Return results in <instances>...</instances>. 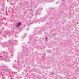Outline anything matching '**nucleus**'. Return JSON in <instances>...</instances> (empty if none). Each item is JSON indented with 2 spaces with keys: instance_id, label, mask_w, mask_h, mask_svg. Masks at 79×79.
Returning a JSON list of instances; mask_svg holds the SVG:
<instances>
[{
  "instance_id": "8",
  "label": "nucleus",
  "mask_w": 79,
  "mask_h": 79,
  "mask_svg": "<svg viewBox=\"0 0 79 79\" xmlns=\"http://www.w3.org/2000/svg\"><path fill=\"white\" fill-rule=\"evenodd\" d=\"M37 15H40V11H39L38 12L36 13Z\"/></svg>"
},
{
  "instance_id": "15",
  "label": "nucleus",
  "mask_w": 79,
  "mask_h": 79,
  "mask_svg": "<svg viewBox=\"0 0 79 79\" xmlns=\"http://www.w3.org/2000/svg\"><path fill=\"white\" fill-rule=\"evenodd\" d=\"M15 43H16V42H15V41H14Z\"/></svg>"
},
{
  "instance_id": "18",
  "label": "nucleus",
  "mask_w": 79,
  "mask_h": 79,
  "mask_svg": "<svg viewBox=\"0 0 79 79\" xmlns=\"http://www.w3.org/2000/svg\"><path fill=\"white\" fill-rule=\"evenodd\" d=\"M71 2H72V0H71Z\"/></svg>"
},
{
  "instance_id": "13",
  "label": "nucleus",
  "mask_w": 79,
  "mask_h": 79,
  "mask_svg": "<svg viewBox=\"0 0 79 79\" xmlns=\"http://www.w3.org/2000/svg\"><path fill=\"white\" fill-rule=\"evenodd\" d=\"M37 11H38V10H36Z\"/></svg>"
},
{
  "instance_id": "9",
  "label": "nucleus",
  "mask_w": 79,
  "mask_h": 79,
  "mask_svg": "<svg viewBox=\"0 0 79 79\" xmlns=\"http://www.w3.org/2000/svg\"><path fill=\"white\" fill-rule=\"evenodd\" d=\"M56 4L59 3V2H56Z\"/></svg>"
},
{
  "instance_id": "3",
  "label": "nucleus",
  "mask_w": 79,
  "mask_h": 79,
  "mask_svg": "<svg viewBox=\"0 0 79 79\" xmlns=\"http://www.w3.org/2000/svg\"><path fill=\"white\" fill-rule=\"evenodd\" d=\"M2 69L5 72L7 73H9V74H11V72L9 71H6L4 69L5 68V66H2Z\"/></svg>"
},
{
  "instance_id": "2",
  "label": "nucleus",
  "mask_w": 79,
  "mask_h": 79,
  "mask_svg": "<svg viewBox=\"0 0 79 79\" xmlns=\"http://www.w3.org/2000/svg\"><path fill=\"white\" fill-rule=\"evenodd\" d=\"M7 53L6 52H3L2 54V57H3L4 58V59L5 60V61H10V60H9V56H8L6 55Z\"/></svg>"
},
{
  "instance_id": "4",
  "label": "nucleus",
  "mask_w": 79,
  "mask_h": 79,
  "mask_svg": "<svg viewBox=\"0 0 79 79\" xmlns=\"http://www.w3.org/2000/svg\"><path fill=\"white\" fill-rule=\"evenodd\" d=\"M11 33L10 31H8L6 32V34L4 35L5 36H6L7 35V37H10L11 35Z\"/></svg>"
},
{
  "instance_id": "10",
  "label": "nucleus",
  "mask_w": 79,
  "mask_h": 79,
  "mask_svg": "<svg viewBox=\"0 0 79 79\" xmlns=\"http://www.w3.org/2000/svg\"><path fill=\"white\" fill-rule=\"evenodd\" d=\"M38 21V20L37 19H35V21Z\"/></svg>"
},
{
  "instance_id": "12",
  "label": "nucleus",
  "mask_w": 79,
  "mask_h": 79,
  "mask_svg": "<svg viewBox=\"0 0 79 79\" xmlns=\"http://www.w3.org/2000/svg\"><path fill=\"white\" fill-rule=\"evenodd\" d=\"M47 39H48L46 37V40H47Z\"/></svg>"
},
{
  "instance_id": "6",
  "label": "nucleus",
  "mask_w": 79,
  "mask_h": 79,
  "mask_svg": "<svg viewBox=\"0 0 79 79\" xmlns=\"http://www.w3.org/2000/svg\"><path fill=\"white\" fill-rule=\"evenodd\" d=\"M46 20L45 19V18L43 19H41L40 20L41 21V22H42V23H43V22H44V21H45Z\"/></svg>"
},
{
  "instance_id": "14",
  "label": "nucleus",
  "mask_w": 79,
  "mask_h": 79,
  "mask_svg": "<svg viewBox=\"0 0 79 79\" xmlns=\"http://www.w3.org/2000/svg\"><path fill=\"white\" fill-rule=\"evenodd\" d=\"M28 30H29V29H27V31H28Z\"/></svg>"
},
{
  "instance_id": "1",
  "label": "nucleus",
  "mask_w": 79,
  "mask_h": 79,
  "mask_svg": "<svg viewBox=\"0 0 79 79\" xmlns=\"http://www.w3.org/2000/svg\"><path fill=\"white\" fill-rule=\"evenodd\" d=\"M14 45L15 44L11 43V42L10 41H9L8 42H5L3 45V47H6L7 48H9L8 50L10 51V53H13V47H14Z\"/></svg>"
},
{
  "instance_id": "11",
  "label": "nucleus",
  "mask_w": 79,
  "mask_h": 79,
  "mask_svg": "<svg viewBox=\"0 0 79 79\" xmlns=\"http://www.w3.org/2000/svg\"><path fill=\"white\" fill-rule=\"evenodd\" d=\"M53 74H55V73H51V74H52V75H53Z\"/></svg>"
},
{
  "instance_id": "17",
  "label": "nucleus",
  "mask_w": 79,
  "mask_h": 79,
  "mask_svg": "<svg viewBox=\"0 0 79 79\" xmlns=\"http://www.w3.org/2000/svg\"><path fill=\"white\" fill-rule=\"evenodd\" d=\"M0 44H1V42H0Z\"/></svg>"
},
{
  "instance_id": "16",
  "label": "nucleus",
  "mask_w": 79,
  "mask_h": 79,
  "mask_svg": "<svg viewBox=\"0 0 79 79\" xmlns=\"http://www.w3.org/2000/svg\"><path fill=\"white\" fill-rule=\"evenodd\" d=\"M46 16H46V17H45L46 18Z\"/></svg>"
},
{
  "instance_id": "5",
  "label": "nucleus",
  "mask_w": 79,
  "mask_h": 79,
  "mask_svg": "<svg viewBox=\"0 0 79 79\" xmlns=\"http://www.w3.org/2000/svg\"><path fill=\"white\" fill-rule=\"evenodd\" d=\"M21 25V23L19 22L18 23H17V25H16V27L17 28L19 27V26H20Z\"/></svg>"
},
{
  "instance_id": "19",
  "label": "nucleus",
  "mask_w": 79,
  "mask_h": 79,
  "mask_svg": "<svg viewBox=\"0 0 79 79\" xmlns=\"http://www.w3.org/2000/svg\"><path fill=\"white\" fill-rule=\"evenodd\" d=\"M12 56H13V55H12Z\"/></svg>"
},
{
  "instance_id": "20",
  "label": "nucleus",
  "mask_w": 79,
  "mask_h": 79,
  "mask_svg": "<svg viewBox=\"0 0 79 79\" xmlns=\"http://www.w3.org/2000/svg\"><path fill=\"white\" fill-rule=\"evenodd\" d=\"M24 13H26L25 12H24Z\"/></svg>"
},
{
  "instance_id": "7",
  "label": "nucleus",
  "mask_w": 79,
  "mask_h": 79,
  "mask_svg": "<svg viewBox=\"0 0 79 79\" xmlns=\"http://www.w3.org/2000/svg\"><path fill=\"white\" fill-rule=\"evenodd\" d=\"M47 26H48V27H47V29L48 30L49 29L50 27V25L48 24V25H47Z\"/></svg>"
}]
</instances>
